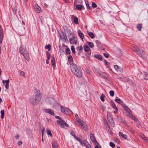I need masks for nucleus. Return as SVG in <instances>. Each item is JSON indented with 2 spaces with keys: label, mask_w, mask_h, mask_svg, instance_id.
Segmentation results:
<instances>
[{
  "label": "nucleus",
  "mask_w": 148,
  "mask_h": 148,
  "mask_svg": "<svg viewBox=\"0 0 148 148\" xmlns=\"http://www.w3.org/2000/svg\"><path fill=\"white\" fill-rule=\"evenodd\" d=\"M75 116L76 118V119L75 120H77L78 119H80L78 117V115L77 114L75 115Z\"/></svg>",
  "instance_id": "nucleus-53"
},
{
  "label": "nucleus",
  "mask_w": 148,
  "mask_h": 148,
  "mask_svg": "<svg viewBox=\"0 0 148 148\" xmlns=\"http://www.w3.org/2000/svg\"><path fill=\"white\" fill-rule=\"evenodd\" d=\"M95 42H96V43L97 44H99H99L100 43V42H99V40H96Z\"/></svg>",
  "instance_id": "nucleus-62"
},
{
  "label": "nucleus",
  "mask_w": 148,
  "mask_h": 148,
  "mask_svg": "<svg viewBox=\"0 0 148 148\" xmlns=\"http://www.w3.org/2000/svg\"><path fill=\"white\" fill-rule=\"evenodd\" d=\"M131 118L133 119L134 121H138V119L136 118L134 116H132V117H131Z\"/></svg>",
  "instance_id": "nucleus-50"
},
{
  "label": "nucleus",
  "mask_w": 148,
  "mask_h": 148,
  "mask_svg": "<svg viewBox=\"0 0 148 148\" xmlns=\"http://www.w3.org/2000/svg\"><path fill=\"white\" fill-rule=\"evenodd\" d=\"M114 68L118 72H121L123 71V69H122L119 67L118 65H114Z\"/></svg>",
  "instance_id": "nucleus-14"
},
{
  "label": "nucleus",
  "mask_w": 148,
  "mask_h": 148,
  "mask_svg": "<svg viewBox=\"0 0 148 148\" xmlns=\"http://www.w3.org/2000/svg\"><path fill=\"white\" fill-rule=\"evenodd\" d=\"M69 41L72 44H76L77 43V38L73 34L71 33L69 36Z\"/></svg>",
  "instance_id": "nucleus-4"
},
{
  "label": "nucleus",
  "mask_w": 148,
  "mask_h": 148,
  "mask_svg": "<svg viewBox=\"0 0 148 148\" xmlns=\"http://www.w3.org/2000/svg\"><path fill=\"white\" fill-rule=\"evenodd\" d=\"M74 22L76 24H78V19L77 17H75L73 18Z\"/></svg>",
  "instance_id": "nucleus-35"
},
{
  "label": "nucleus",
  "mask_w": 148,
  "mask_h": 148,
  "mask_svg": "<svg viewBox=\"0 0 148 148\" xmlns=\"http://www.w3.org/2000/svg\"><path fill=\"white\" fill-rule=\"evenodd\" d=\"M90 137L92 141L95 144H98V143L96 141L95 137L93 134H90Z\"/></svg>",
  "instance_id": "nucleus-10"
},
{
  "label": "nucleus",
  "mask_w": 148,
  "mask_h": 148,
  "mask_svg": "<svg viewBox=\"0 0 148 148\" xmlns=\"http://www.w3.org/2000/svg\"><path fill=\"white\" fill-rule=\"evenodd\" d=\"M78 49L80 51H81L83 49V48L82 46H80L78 47Z\"/></svg>",
  "instance_id": "nucleus-55"
},
{
  "label": "nucleus",
  "mask_w": 148,
  "mask_h": 148,
  "mask_svg": "<svg viewBox=\"0 0 148 148\" xmlns=\"http://www.w3.org/2000/svg\"><path fill=\"white\" fill-rule=\"evenodd\" d=\"M47 60H49L50 58V54L48 52H47Z\"/></svg>",
  "instance_id": "nucleus-49"
},
{
  "label": "nucleus",
  "mask_w": 148,
  "mask_h": 148,
  "mask_svg": "<svg viewBox=\"0 0 148 148\" xmlns=\"http://www.w3.org/2000/svg\"><path fill=\"white\" fill-rule=\"evenodd\" d=\"M110 146L113 148H114L115 146L114 144L112 142L110 143Z\"/></svg>",
  "instance_id": "nucleus-47"
},
{
  "label": "nucleus",
  "mask_w": 148,
  "mask_h": 148,
  "mask_svg": "<svg viewBox=\"0 0 148 148\" xmlns=\"http://www.w3.org/2000/svg\"><path fill=\"white\" fill-rule=\"evenodd\" d=\"M52 147L54 148H57L58 146V144L57 142L54 141L52 143Z\"/></svg>",
  "instance_id": "nucleus-20"
},
{
  "label": "nucleus",
  "mask_w": 148,
  "mask_h": 148,
  "mask_svg": "<svg viewBox=\"0 0 148 148\" xmlns=\"http://www.w3.org/2000/svg\"><path fill=\"white\" fill-rule=\"evenodd\" d=\"M68 60L69 62H73V58L71 55L69 56H68Z\"/></svg>",
  "instance_id": "nucleus-40"
},
{
  "label": "nucleus",
  "mask_w": 148,
  "mask_h": 148,
  "mask_svg": "<svg viewBox=\"0 0 148 148\" xmlns=\"http://www.w3.org/2000/svg\"><path fill=\"white\" fill-rule=\"evenodd\" d=\"M124 80L126 82H128L130 80L129 79L127 78H125Z\"/></svg>",
  "instance_id": "nucleus-58"
},
{
  "label": "nucleus",
  "mask_w": 148,
  "mask_h": 148,
  "mask_svg": "<svg viewBox=\"0 0 148 148\" xmlns=\"http://www.w3.org/2000/svg\"><path fill=\"white\" fill-rule=\"evenodd\" d=\"M71 49L73 53H75V50L74 47L73 46H71Z\"/></svg>",
  "instance_id": "nucleus-43"
},
{
  "label": "nucleus",
  "mask_w": 148,
  "mask_h": 148,
  "mask_svg": "<svg viewBox=\"0 0 148 148\" xmlns=\"http://www.w3.org/2000/svg\"><path fill=\"white\" fill-rule=\"evenodd\" d=\"M85 2L86 5V6L87 8L90 10L91 9V6H89L88 1L85 0Z\"/></svg>",
  "instance_id": "nucleus-31"
},
{
  "label": "nucleus",
  "mask_w": 148,
  "mask_h": 148,
  "mask_svg": "<svg viewBox=\"0 0 148 148\" xmlns=\"http://www.w3.org/2000/svg\"><path fill=\"white\" fill-rule=\"evenodd\" d=\"M44 111L47 113L53 116L54 115V113L53 111L50 109H45L44 110Z\"/></svg>",
  "instance_id": "nucleus-11"
},
{
  "label": "nucleus",
  "mask_w": 148,
  "mask_h": 148,
  "mask_svg": "<svg viewBox=\"0 0 148 148\" xmlns=\"http://www.w3.org/2000/svg\"><path fill=\"white\" fill-rule=\"evenodd\" d=\"M142 27V25L141 24H139L137 25V28L138 30L140 31L141 30V29Z\"/></svg>",
  "instance_id": "nucleus-27"
},
{
  "label": "nucleus",
  "mask_w": 148,
  "mask_h": 148,
  "mask_svg": "<svg viewBox=\"0 0 148 148\" xmlns=\"http://www.w3.org/2000/svg\"><path fill=\"white\" fill-rule=\"evenodd\" d=\"M23 55V56L25 57V58L27 61H29V55L27 54V53H26V54L24 53Z\"/></svg>",
  "instance_id": "nucleus-21"
},
{
  "label": "nucleus",
  "mask_w": 148,
  "mask_h": 148,
  "mask_svg": "<svg viewBox=\"0 0 148 148\" xmlns=\"http://www.w3.org/2000/svg\"><path fill=\"white\" fill-rule=\"evenodd\" d=\"M103 55L106 58H108L109 57V56H108V54L106 53H104Z\"/></svg>",
  "instance_id": "nucleus-54"
},
{
  "label": "nucleus",
  "mask_w": 148,
  "mask_h": 148,
  "mask_svg": "<svg viewBox=\"0 0 148 148\" xmlns=\"http://www.w3.org/2000/svg\"><path fill=\"white\" fill-rule=\"evenodd\" d=\"M45 48L46 49H48V51H50L51 50V47L49 44H48L46 46Z\"/></svg>",
  "instance_id": "nucleus-34"
},
{
  "label": "nucleus",
  "mask_w": 148,
  "mask_h": 148,
  "mask_svg": "<svg viewBox=\"0 0 148 148\" xmlns=\"http://www.w3.org/2000/svg\"><path fill=\"white\" fill-rule=\"evenodd\" d=\"M84 49L85 51L88 52V54H89L90 53V48L88 46H84Z\"/></svg>",
  "instance_id": "nucleus-18"
},
{
  "label": "nucleus",
  "mask_w": 148,
  "mask_h": 148,
  "mask_svg": "<svg viewBox=\"0 0 148 148\" xmlns=\"http://www.w3.org/2000/svg\"><path fill=\"white\" fill-rule=\"evenodd\" d=\"M20 74L23 76H24V75H25V73H24V72L23 71H21L20 72Z\"/></svg>",
  "instance_id": "nucleus-56"
},
{
  "label": "nucleus",
  "mask_w": 148,
  "mask_h": 148,
  "mask_svg": "<svg viewBox=\"0 0 148 148\" xmlns=\"http://www.w3.org/2000/svg\"><path fill=\"white\" fill-rule=\"evenodd\" d=\"M35 93V97H32L30 99L31 103L34 106L37 105L39 102L42 97L40 91L39 90L36 89Z\"/></svg>",
  "instance_id": "nucleus-1"
},
{
  "label": "nucleus",
  "mask_w": 148,
  "mask_h": 148,
  "mask_svg": "<svg viewBox=\"0 0 148 148\" xmlns=\"http://www.w3.org/2000/svg\"><path fill=\"white\" fill-rule=\"evenodd\" d=\"M54 55H53V56ZM51 64L53 66L55 65V60L54 57H53L52 59L51 60Z\"/></svg>",
  "instance_id": "nucleus-26"
},
{
  "label": "nucleus",
  "mask_w": 148,
  "mask_h": 148,
  "mask_svg": "<svg viewBox=\"0 0 148 148\" xmlns=\"http://www.w3.org/2000/svg\"><path fill=\"white\" fill-rule=\"evenodd\" d=\"M95 57L99 59V60H101L102 59V57L100 55H94Z\"/></svg>",
  "instance_id": "nucleus-25"
},
{
  "label": "nucleus",
  "mask_w": 148,
  "mask_h": 148,
  "mask_svg": "<svg viewBox=\"0 0 148 148\" xmlns=\"http://www.w3.org/2000/svg\"><path fill=\"white\" fill-rule=\"evenodd\" d=\"M140 137L143 139V138H144L145 137V136L143 134H141L140 136Z\"/></svg>",
  "instance_id": "nucleus-60"
},
{
  "label": "nucleus",
  "mask_w": 148,
  "mask_h": 148,
  "mask_svg": "<svg viewBox=\"0 0 148 148\" xmlns=\"http://www.w3.org/2000/svg\"><path fill=\"white\" fill-rule=\"evenodd\" d=\"M144 75L145 76H146L147 75V73L146 72H144Z\"/></svg>",
  "instance_id": "nucleus-64"
},
{
  "label": "nucleus",
  "mask_w": 148,
  "mask_h": 148,
  "mask_svg": "<svg viewBox=\"0 0 148 148\" xmlns=\"http://www.w3.org/2000/svg\"><path fill=\"white\" fill-rule=\"evenodd\" d=\"M87 43L90 47L92 48L94 47V44L92 42H88Z\"/></svg>",
  "instance_id": "nucleus-33"
},
{
  "label": "nucleus",
  "mask_w": 148,
  "mask_h": 148,
  "mask_svg": "<svg viewBox=\"0 0 148 148\" xmlns=\"http://www.w3.org/2000/svg\"><path fill=\"white\" fill-rule=\"evenodd\" d=\"M123 107L125 108L127 112V113L129 114H130V110L129 108L127 106L125 105H123Z\"/></svg>",
  "instance_id": "nucleus-22"
},
{
  "label": "nucleus",
  "mask_w": 148,
  "mask_h": 148,
  "mask_svg": "<svg viewBox=\"0 0 148 148\" xmlns=\"http://www.w3.org/2000/svg\"><path fill=\"white\" fill-rule=\"evenodd\" d=\"M97 5L94 3L92 2V6L94 8H96L97 7Z\"/></svg>",
  "instance_id": "nucleus-51"
},
{
  "label": "nucleus",
  "mask_w": 148,
  "mask_h": 148,
  "mask_svg": "<svg viewBox=\"0 0 148 148\" xmlns=\"http://www.w3.org/2000/svg\"><path fill=\"white\" fill-rule=\"evenodd\" d=\"M107 118L109 122L110 123V124L112 125L113 127H114V124L111 117L110 116H109L108 114H107Z\"/></svg>",
  "instance_id": "nucleus-12"
},
{
  "label": "nucleus",
  "mask_w": 148,
  "mask_h": 148,
  "mask_svg": "<svg viewBox=\"0 0 148 148\" xmlns=\"http://www.w3.org/2000/svg\"><path fill=\"white\" fill-rule=\"evenodd\" d=\"M81 144L85 146L86 148H91L90 145L86 140L83 141Z\"/></svg>",
  "instance_id": "nucleus-9"
},
{
  "label": "nucleus",
  "mask_w": 148,
  "mask_h": 148,
  "mask_svg": "<svg viewBox=\"0 0 148 148\" xmlns=\"http://www.w3.org/2000/svg\"><path fill=\"white\" fill-rule=\"evenodd\" d=\"M3 36V33L0 32V44H1L2 43Z\"/></svg>",
  "instance_id": "nucleus-41"
},
{
  "label": "nucleus",
  "mask_w": 148,
  "mask_h": 148,
  "mask_svg": "<svg viewBox=\"0 0 148 148\" xmlns=\"http://www.w3.org/2000/svg\"><path fill=\"white\" fill-rule=\"evenodd\" d=\"M81 127L86 131H87L88 130V128L87 125L84 122L81 125Z\"/></svg>",
  "instance_id": "nucleus-15"
},
{
  "label": "nucleus",
  "mask_w": 148,
  "mask_h": 148,
  "mask_svg": "<svg viewBox=\"0 0 148 148\" xmlns=\"http://www.w3.org/2000/svg\"><path fill=\"white\" fill-rule=\"evenodd\" d=\"M132 49L136 53L140 56H142L144 54V52L143 50L139 47L137 45L134 46L133 48H132Z\"/></svg>",
  "instance_id": "nucleus-3"
},
{
  "label": "nucleus",
  "mask_w": 148,
  "mask_h": 148,
  "mask_svg": "<svg viewBox=\"0 0 148 148\" xmlns=\"http://www.w3.org/2000/svg\"><path fill=\"white\" fill-rule=\"evenodd\" d=\"M5 87L6 89H8L9 87V79L5 81Z\"/></svg>",
  "instance_id": "nucleus-24"
},
{
  "label": "nucleus",
  "mask_w": 148,
  "mask_h": 148,
  "mask_svg": "<svg viewBox=\"0 0 148 148\" xmlns=\"http://www.w3.org/2000/svg\"><path fill=\"white\" fill-rule=\"evenodd\" d=\"M104 62H105V65H107L108 63V62L106 60H104Z\"/></svg>",
  "instance_id": "nucleus-59"
},
{
  "label": "nucleus",
  "mask_w": 148,
  "mask_h": 148,
  "mask_svg": "<svg viewBox=\"0 0 148 148\" xmlns=\"http://www.w3.org/2000/svg\"><path fill=\"white\" fill-rule=\"evenodd\" d=\"M110 94L111 96L113 97L114 95V91L113 90L110 91Z\"/></svg>",
  "instance_id": "nucleus-46"
},
{
  "label": "nucleus",
  "mask_w": 148,
  "mask_h": 148,
  "mask_svg": "<svg viewBox=\"0 0 148 148\" xmlns=\"http://www.w3.org/2000/svg\"><path fill=\"white\" fill-rule=\"evenodd\" d=\"M76 9L79 10H80L82 8V6L81 5H77L76 6Z\"/></svg>",
  "instance_id": "nucleus-29"
},
{
  "label": "nucleus",
  "mask_w": 148,
  "mask_h": 148,
  "mask_svg": "<svg viewBox=\"0 0 148 148\" xmlns=\"http://www.w3.org/2000/svg\"><path fill=\"white\" fill-rule=\"evenodd\" d=\"M115 101L119 103H121L122 102V101L120 99H116Z\"/></svg>",
  "instance_id": "nucleus-42"
},
{
  "label": "nucleus",
  "mask_w": 148,
  "mask_h": 148,
  "mask_svg": "<svg viewBox=\"0 0 148 148\" xmlns=\"http://www.w3.org/2000/svg\"><path fill=\"white\" fill-rule=\"evenodd\" d=\"M45 101L49 104H51L54 103L55 100L53 98L48 97L46 99Z\"/></svg>",
  "instance_id": "nucleus-6"
},
{
  "label": "nucleus",
  "mask_w": 148,
  "mask_h": 148,
  "mask_svg": "<svg viewBox=\"0 0 148 148\" xmlns=\"http://www.w3.org/2000/svg\"><path fill=\"white\" fill-rule=\"evenodd\" d=\"M75 137L77 139V140L81 144V143H82L83 142L82 141V140L80 139L77 136H75Z\"/></svg>",
  "instance_id": "nucleus-44"
},
{
  "label": "nucleus",
  "mask_w": 148,
  "mask_h": 148,
  "mask_svg": "<svg viewBox=\"0 0 148 148\" xmlns=\"http://www.w3.org/2000/svg\"><path fill=\"white\" fill-rule=\"evenodd\" d=\"M110 102L111 104V106L112 108H114V109L117 108L115 104H114V102L112 101H110Z\"/></svg>",
  "instance_id": "nucleus-28"
},
{
  "label": "nucleus",
  "mask_w": 148,
  "mask_h": 148,
  "mask_svg": "<svg viewBox=\"0 0 148 148\" xmlns=\"http://www.w3.org/2000/svg\"><path fill=\"white\" fill-rule=\"evenodd\" d=\"M84 121L81 120L80 119H78L77 120H75L74 123L75 124L77 125V124H79L81 125H82V124L84 123Z\"/></svg>",
  "instance_id": "nucleus-13"
},
{
  "label": "nucleus",
  "mask_w": 148,
  "mask_h": 148,
  "mask_svg": "<svg viewBox=\"0 0 148 148\" xmlns=\"http://www.w3.org/2000/svg\"><path fill=\"white\" fill-rule=\"evenodd\" d=\"M55 117L57 119H59L60 120H62L61 118L59 117V116H55Z\"/></svg>",
  "instance_id": "nucleus-57"
},
{
  "label": "nucleus",
  "mask_w": 148,
  "mask_h": 148,
  "mask_svg": "<svg viewBox=\"0 0 148 148\" xmlns=\"http://www.w3.org/2000/svg\"><path fill=\"white\" fill-rule=\"evenodd\" d=\"M101 108L104 112L105 110L106 107L103 105H102L101 106Z\"/></svg>",
  "instance_id": "nucleus-45"
},
{
  "label": "nucleus",
  "mask_w": 148,
  "mask_h": 148,
  "mask_svg": "<svg viewBox=\"0 0 148 148\" xmlns=\"http://www.w3.org/2000/svg\"><path fill=\"white\" fill-rule=\"evenodd\" d=\"M47 132L48 135H49L51 137L52 136V134L51 133V132L49 129H47Z\"/></svg>",
  "instance_id": "nucleus-32"
},
{
  "label": "nucleus",
  "mask_w": 148,
  "mask_h": 148,
  "mask_svg": "<svg viewBox=\"0 0 148 148\" xmlns=\"http://www.w3.org/2000/svg\"><path fill=\"white\" fill-rule=\"evenodd\" d=\"M120 121L121 123H122L125 125L126 126L128 127H129L128 125L125 122L123 119H121Z\"/></svg>",
  "instance_id": "nucleus-38"
},
{
  "label": "nucleus",
  "mask_w": 148,
  "mask_h": 148,
  "mask_svg": "<svg viewBox=\"0 0 148 148\" xmlns=\"http://www.w3.org/2000/svg\"><path fill=\"white\" fill-rule=\"evenodd\" d=\"M74 133L73 131H71V134L74 137H75V135H74L73 134Z\"/></svg>",
  "instance_id": "nucleus-63"
},
{
  "label": "nucleus",
  "mask_w": 148,
  "mask_h": 148,
  "mask_svg": "<svg viewBox=\"0 0 148 148\" xmlns=\"http://www.w3.org/2000/svg\"><path fill=\"white\" fill-rule=\"evenodd\" d=\"M61 112L64 113L66 114H67L70 112H71V110L66 108L62 107L61 106Z\"/></svg>",
  "instance_id": "nucleus-7"
},
{
  "label": "nucleus",
  "mask_w": 148,
  "mask_h": 148,
  "mask_svg": "<svg viewBox=\"0 0 148 148\" xmlns=\"http://www.w3.org/2000/svg\"><path fill=\"white\" fill-rule=\"evenodd\" d=\"M60 38L64 42L66 41L67 39V37L66 35L63 33H60Z\"/></svg>",
  "instance_id": "nucleus-8"
},
{
  "label": "nucleus",
  "mask_w": 148,
  "mask_h": 148,
  "mask_svg": "<svg viewBox=\"0 0 148 148\" xmlns=\"http://www.w3.org/2000/svg\"><path fill=\"white\" fill-rule=\"evenodd\" d=\"M57 122L62 128L64 127L65 126L66 127H68L67 124L62 120H57Z\"/></svg>",
  "instance_id": "nucleus-5"
},
{
  "label": "nucleus",
  "mask_w": 148,
  "mask_h": 148,
  "mask_svg": "<svg viewBox=\"0 0 148 148\" xmlns=\"http://www.w3.org/2000/svg\"><path fill=\"white\" fill-rule=\"evenodd\" d=\"M36 7L37 12L38 13L40 12L41 11L40 8L37 5L36 6Z\"/></svg>",
  "instance_id": "nucleus-30"
},
{
  "label": "nucleus",
  "mask_w": 148,
  "mask_h": 148,
  "mask_svg": "<svg viewBox=\"0 0 148 148\" xmlns=\"http://www.w3.org/2000/svg\"><path fill=\"white\" fill-rule=\"evenodd\" d=\"M114 109L115 110L114 111V113L115 114H116L118 112V109L117 108H116Z\"/></svg>",
  "instance_id": "nucleus-52"
},
{
  "label": "nucleus",
  "mask_w": 148,
  "mask_h": 148,
  "mask_svg": "<svg viewBox=\"0 0 148 148\" xmlns=\"http://www.w3.org/2000/svg\"><path fill=\"white\" fill-rule=\"evenodd\" d=\"M20 53L22 54H23L25 52V47L22 45H21L20 49Z\"/></svg>",
  "instance_id": "nucleus-17"
},
{
  "label": "nucleus",
  "mask_w": 148,
  "mask_h": 148,
  "mask_svg": "<svg viewBox=\"0 0 148 148\" xmlns=\"http://www.w3.org/2000/svg\"><path fill=\"white\" fill-rule=\"evenodd\" d=\"M119 135L120 137L125 138H126V137H127L126 135L124 134L121 132H119Z\"/></svg>",
  "instance_id": "nucleus-23"
},
{
  "label": "nucleus",
  "mask_w": 148,
  "mask_h": 148,
  "mask_svg": "<svg viewBox=\"0 0 148 148\" xmlns=\"http://www.w3.org/2000/svg\"><path fill=\"white\" fill-rule=\"evenodd\" d=\"M77 32L79 37L81 39L82 41H83V38H84L83 34L81 32V31L80 29L78 30Z\"/></svg>",
  "instance_id": "nucleus-16"
},
{
  "label": "nucleus",
  "mask_w": 148,
  "mask_h": 148,
  "mask_svg": "<svg viewBox=\"0 0 148 148\" xmlns=\"http://www.w3.org/2000/svg\"><path fill=\"white\" fill-rule=\"evenodd\" d=\"M143 139L147 142L148 141V139L145 137L144 138H143Z\"/></svg>",
  "instance_id": "nucleus-61"
},
{
  "label": "nucleus",
  "mask_w": 148,
  "mask_h": 148,
  "mask_svg": "<svg viewBox=\"0 0 148 148\" xmlns=\"http://www.w3.org/2000/svg\"><path fill=\"white\" fill-rule=\"evenodd\" d=\"M105 97L104 94H102L100 97V99L102 101L104 102L105 101L104 98Z\"/></svg>",
  "instance_id": "nucleus-36"
},
{
  "label": "nucleus",
  "mask_w": 148,
  "mask_h": 148,
  "mask_svg": "<svg viewBox=\"0 0 148 148\" xmlns=\"http://www.w3.org/2000/svg\"><path fill=\"white\" fill-rule=\"evenodd\" d=\"M103 122H104V123L105 125H106V126H107V127H108V128H109L108 131H109L110 130H109L110 127H109V124H108V122H107V121L106 120H103Z\"/></svg>",
  "instance_id": "nucleus-39"
},
{
  "label": "nucleus",
  "mask_w": 148,
  "mask_h": 148,
  "mask_svg": "<svg viewBox=\"0 0 148 148\" xmlns=\"http://www.w3.org/2000/svg\"><path fill=\"white\" fill-rule=\"evenodd\" d=\"M87 32L88 33V35H89L90 38H94L95 36L92 32H90L88 31H87Z\"/></svg>",
  "instance_id": "nucleus-19"
},
{
  "label": "nucleus",
  "mask_w": 148,
  "mask_h": 148,
  "mask_svg": "<svg viewBox=\"0 0 148 148\" xmlns=\"http://www.w3.org/2000/svg\"><path fill=\"white\" fill-rule=\"evenodd\" d=\"M71 68L72 72L77 77L79 78H81L82 77V71L79 66L72 63L71 64Z\"/></svg>",
  "instance_id": "nucleus-2"
},
{
  "label": "nucleus",
  "mask_w": 148,
  "mask_h": 148,
  "mask_svg": "<svg viewBox=\"0 0 148 148\" xmlns=\"http://www.w3.org/2000/svg\"><path fill=\"white\" fill-rule=\"evenodd\" d=\"M66 53L67 54H69L70 53V50L69 48H67L66 50Z\"/></svg>",
  "instance_id": "nucleus-48"
},
{
  "label": "nucleus",
  "mask_w": 148,
  "mask_h": 148,
  "mask_svg": "<svg viewBox=\"0 0 148 148\" xmlns=\"http://www.w3.org/2000/svg\"><path fill=\"white\" fill-rule=\"evenodd\" d=\"M1 119H3L4 118V112L3 110H1Z\"/></svg>",
  "instance_id": "nucleus-37"
}]
</instances>
